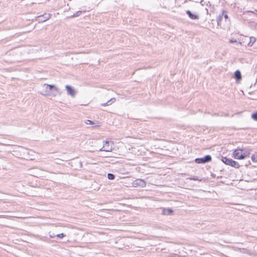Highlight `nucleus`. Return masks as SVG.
Instances as JSON below:
<instances>
[{
    "label": "nucleus",
    "mask_w": 257,
    "mask_h": 257,
    "mask_svg": "<svg viewBox=\"0 0 257 257\" xmlns=\"http://www.w3.org/2000/svg\"><path fill=\"white\" fill-rule=\"evenodd\" d=\"M249 98H250L251 99L257 100V97H255V96L252 97H249Z\"/></svg>",
    "instance_id": "27"
},
{
    "label": "nucleus",
    "mask_w": 257,
    "mask_h": 257,
    "mask_svg": "<svg viewBox=\"0 0 257 257\" xmlns=\"http://www.w3.org/2000/svg\"><path fill=\"white\" fill-rule=\"evenodd\" d=\"M65 236V235L63 233L56 235V236H57V237H59V238H63Z\"/></svg>",
    "instance_id": "25"
},
{
    "label": "nucleus",
    "mask_w": 257,
    "mask_h": 257,
    "mask_svg": "<svg viewBox=\"0 0 257 257\" xmlns=\"http://www.w3.org/2000/svg\"><path fill=\"white\" fill-rule=\"evenodd\" d=\"M223 16H221V15H219L217 17V25L218 26H221V25H222V21L223 20Z\"/></svg>",
    "instance_id": "15"
},
{
    "label": "nucleus",
    "mask_w": 257,
    "mask_h": 257,
    "mask_svg": "<svg viewBox=\"0 0 257 257\" xmlns=\"http://www.w3.org/2000/svg\"><path fill=\"white\" fill-rule=\"evenodd\" d=\"M251 118L253 120L257 121V111L251 114Z\"/></svg>",
    "instance_id": "20"
},
{
    "label": "nucleus",
    "mask_w": 257,
    "mask_h": 257,
    "mask_svg": "<svg viewBox=\"0 0 257 257\" xmlns=\"http://www.w3.org/2000/svg\"><path fill=\"white\" fill-rule=\"evenodd\" d=\"M211 161V157L210 155H206L203 158H196L195 161L197 164H205Z\"/></svg>",
    "instance_id": "3"
},
{
    "label": "nucleus",
    "mask_w": 257,
    "mask_h": 257,
    "mask_svg": "<svg viewBox=\"0 0 257 257\" xmlns=\"http://www.w3.org/2000/svg\"><path fill=\"white\" fill-rule=\"evenodd\" d=\"M42 87L44 88V89L41 92V94H42L43 95H52L53 96H55L57 95V94L54 93L53 92H50V91L52 90H54L59 94H61V92L60 91V89L54 85L44 84L42 85Z\"/></svg>",
    "instance_id": "1"
},
{
    "label": "nucleus",
    "mask_w": 257,
    "mask_h": 257,
    "mask_svg": "<svg viewBox=\"0 0 257 257\" xmlns=\"http://www.w3.org/2000/svg\"><path fill=\"white\" fill-rule=\"evenodd\" d=\"M250 153V150L248 149H242V159L249 156Z\"/></svg>",
    "instance_id": "8"
},
{
    "label": "nucleus",
    "mask_w": 257,
    "mask_h": 257,
    "mask_svg": "<svg viewBox=\"0 0 257 257\" xmlns=\"http://www.w3.org/2000/svg\"><path fill=\"white\" fill-rule=\"evenodd\" d=\"M115 101V98L114 97L111 98L108 101H107L106 103H101V105L102 106H108L111 105L112 103H114Z\"/></svg>",
    "instance_id": "10"
},
{
    "label": "nucleus",
    "mask_w": 257,
    "mask_h": 257,
    "mask_svg": "<svg viewBox=\"0 0 257 257\" xmlns=\"http://www.w3.org/2000/svg\"><path fill=\"white\" fill-rule=\"evenodd\" d=\"M187 179H189L190 180L198 181L200 182L202 181V179L199 178L198 177H195V176L189 177L187 178Z\"/></svg>",
    "instance_id": "16"
},
{
    "label": "nucleus",
    "mask_w": 257,
    "mask_h": 257,
    "mask_svg": "<svg viewBox=\"0 0 257 257\" xmlns=\"http://www.w3.org/2000/svg\"><path fill=\"white\" fill-rule=\"evenodd\" d=\"M65 88L68 95H70L72 97H75L76 91L72 86L67 85L65 86Z\"/></svg>",
    "instance_id": "5"
},
{
    "label": "nucleus",
    "mask_w": 257,
    "mask_h": 257,
    "mask_svg": "<svg viewBox=\"0 0 257 257\" xmlns=\"http://www.w3.org/2000/svg\"><path fill=\"white\" fill-rule=\"evenodd\" d=\"M51 16L50 14H45L44 15L38 17L37 20L39 23L43 22L50 19Z\"/></svg>",
    "instance_id": "6"
},
{
    "label": "nucleus",
    "mask_w": 257,
    "mask_h": 257,
    "mask_svg": "<svg viewBox=\"0 0 257 257\" xmlns=\"http://www.w3.org/2000/svg\"><path fill=\"white\" fill-rule=\"evenodd\" d=\"M248 94L250 95L251 94V92L249 91V92H248Z\"/></svg>",
    "instance_id": "32"
},
{
    "label": "nucleus",
    "mask_w": 257,
    "mask_h": 257,
    "mask_svg": "<svg viewBox=\"0 0 257 257\" xmlns=\"http://www.w3.org/2000/svg\"><path fill=\"white\" fill-rule=\"evenodd\" d=\"M82 13L81 11H77L71 16V17H77L79 16Z\"/></svg>",
    "instance_id": "23"
},
{
    "label": "nucleus",
    "mask_w": 257,
    "mask_h": 257,
    "mask_svg": "<svg viewBox=\"0 0 257 257\" xmlns=\"http://www.w3.org/2000/svg\"><path fill=\"white\" fill-rule=\"evenodd\" d=\"M234 77L237 81L241 79V72L239 70H236L234 72Z\"/></svg>",
    "instance_id": "12"
},
{
    "label": "nucleus",
    "mask_w": 257,
    "mask_h": 257,
    "mask_svg": "<svg viewBox=\"0 0 257 257\" xmlns=\"http://www.w3.org/2000/svg\"><path fill=\"white\" fill-rule=\"evenodd\" d=\"M249 39L248 37L244 36L243 38H242V44L245 46H247V43H248L249 41Z\"/></svg>",
    "instance_id": "13"
},
{
    "label": "nucleus",
    "mask_w": 257,
    "mask_h": 257,
    "mask_svg": "<svg viewBox=\"0 0 257 257\" xmlns=\"http://www.w3.org/2000/svg\"><path fill=\"white\" fill-rule=\"evenodd\" d=\"M40 20H44V18H40Z\"/></svg>",
    "instance_id": "33"
},
{
    "label": "nucleus",
    "mask_w": 257,
    "mask_h": 257,
    "mask_svg": "<svg viewBox=\"0 0 257 257\" xmlns=\"http://www.w3.org/2000/svg\"><path fill=\"white\" fill-rule=\"evenodd\" d=\"M221 160L224 164L228 165H230V164L232 162V159L224 157H222Z\"/></svg>",
    "instance_id": "11"
},
{
    "label": "nucleus",
    "mask_w": 257,
    "mask_h": 257,
    "mask_svg": "<svg viewBox=\"0 0 257 257\" xmlns=\"http://www.w3.org/2000/svg\"><path fill=\"white\" fill-rule=\"evenodd\" d=\"M176 257H185L184 256H179L177 254H176Z\"/></svg>",
    "instance_id": "30"
},
{
    "label": "nucleus",
    "mask_w": 257,
    "mask_h": 257,
    "mask_svg": "<svg viewBox=\"0 0 257 257\" xmlns=\"http://www.w3.org/2000/svg\"><path fill=\"white\" fill-rule=\"evenodd\" d=\"M232 167H234L235 168H238L239 167V165L238 163L233 161L232 160L231 163L230 164V165Z\"/></svg>",
    "instance_id": "18"
},
{
    "label": "nucleus",
    "mask_w": 257,
    "mask_h": 257,
    "mask_svg": "<svg viewBox=\"0 0 257 257\" xmlns=\"http://www.w3.org/2000/svg\"><path fill=\"white\" fill-rule=\"evenodd\" d=\"M221 16H223V19H224V21L226 22L228 18L227 14L225 12H223Z\"/></svg>",
    "instance_id": "22"
},
{
    "label": "nucleus",
    "mask_w": 257,
    "mask_h": 257,
    "mask_svg": "<svg viewBox=\"0 0 257 257\" xmlns=\"http://www.w3.org/2000/svg\"><path fill=\"white\" fill-rule=\"evenodd\" d=\"M233 42H236V41H233V40H230V43H233Z\"/></svg>",
    "instance_id": "29"
},
{
    "label": "nucleus",
    "mask_w": 257,
    "mask_h": 257,
    "mask_svg": "<svg viewBox=\"0 0 257 257\" xmlns=\"http://www.w3.org/2000/svg\"><path fill=\"white\" fill-rule=\"evenodd\" d=\"M249 41L248 43H247V46H251L253 45V44L256 41V39L253 37H249Z\"/></svg>",
    "instance_id": "14"
},
{
    "label": "nucleus",
    "mask_w": 257,
    "mask_h": 257,
    "mask_svg": "<svg viewBox=\"0 0 257 257\" xmlns=\"http://www.w3.org/2000/svg\"><path fill=\"white\" fill-rule=\"evenodd\" d=\"M241 253H242V254H246V253L251 254V253L248 252L246 249H245L244 248H243V249L242 248Z\"/></svg>",
    "instance_id": "24"
},
{
    "label": "nucleus",
    "mask_w": 257,
    "mask_h": 257,
    "mask_svg": "<svg viewBox=\"0 0 257 257\" xmlns=\"http://www.w3.org/2000/svg\"><path fill=\"white\" fill-rule=\"evenodd\" d=\"M113 143L111 141H103V146H96V150L99 151L111 152L113 149Z\"/></svg>",
    "instance_id": "2"
},
{
    "label": "nucleus",
    "mask_w": 257,
    "mask_h": 257,
    "mask_svg": "<svg viewBox=\"0 0 257 257\" xmlns=\"http://www.w3.org/2000/svg\"><path fill=\"white\" fill-rule=\"evenodd\" d=\"M186 13L188 15L189 17L192 20H196L199 19V16L197 15L192 14L191 12L189 10L186 11Z\"/></svg>",
    "instance_id": "9"
},
{
    "label": "nucleus",
    "mask_w": 257,
    "mask_h": 257,
    "mask_svg": "<svg viewBox=\"0 0 257 257\" xmlns=\"http://www.w3.org/2000/svg\"><path fill=\"white\" fill-rule=\"evenodd\" d=\"M251 160L253 162L257 163V153H255L252 155Z\"/></svg>",
    "instance_id": "19"
},
{
    "label": "nucleus",
    "mask_w": 257,
    "mask_h": 257,
    "mask_svg": "<svg viewBox=\"0 0 257 257\" xmlns=\"http://www.w3.org/2000/svg\"><path fill=\"white\" fill-rule=\"evenodd\" d=\"M163 214L165 215L170 214L173 212V210L171 209H164Z\"/></svg>",
    "instance_id": "17"
},
{
    "label": "nucleus",
    "mask_w": 257,
    "mask_h": 257,
    "mask_svg": "<svg viewBox=\"0 0 257 257\" xmlns=\"http://www.w3.org/2000/svg\"><path fill=\"white\" fill-rule=\"evenodd\" d=\"M169 257H176V254H175L174 255L170 256Z\"/></svg>",
    "instance_id": "31"
},
{
    "label": "nucleus",
    "mask_w": 257,
    "mask_h": 257,
    "mask_svg": "<svg viewBox=\"0 0 257 257\" xmlns=\"http://www.w3.org/2000/svg\"><path fill=\"white\" fill-rule=\"evenodd\" d=\"M132 185L135 187H144L146 186V183L143 180L138 179L133 182Z\"/></svg>",
    "instance_id": "4"
},
{
    "label": "nucleus",
    "mask_w": 257,
    "mask_h": 257,
    "mask_svg": "<svg viewBox=\"0 0 257 257\" xmlns=\"http://www.w3.org/2000/svg\"><path fill=\"white\" fill-rule=\"evenodd\" d=\"M85 123L87 124H93L94 122L90 120L87 119L86 120Z\"/></svg>",
    "instance_id": "26"
},
{
    "label": "nucleus",
    "mask_w": 257,
    "mask_h": 257,
    "mask_svg": "<svg viewBox=\"0 0 257 257\" xmlns=\"http://www.w3.org/2000/svg\"><path fill=\"white\" fill-rule=\"evenodd\" d=\"M56 236V235H55L54 233H53V234H50V237L51 238H53L54 237Z\"/></svg>",
    "instance_id": "28"
},
{
    "label": "nucleus",
    "mask_w": 257,
    "mask_h": 257,
    "mask_svg": "<svg viewBox=\"0 0 257 257\" xmlns=\"http://www.w3.org/2000/svg\"><path fill=\"white\" fill-rule=\"evenodd\" d=\"M233 156L235 159H241V150H235L233 153Z\"/></svg>",
    "instance_id": "7"
},
{
    "label": "nucleus",
    "mask_w": 257,
    "mask_h": 257,
    "mask_svg": "<svg viewBox=\"0 0 257 257\" xmlns=\"http://www.w3.org/2000/svg\"><path fill=\"white\" fill-rule=\"evenodd\" d=\"M245 166H247L248 165L247 164L244 165Z\"/></svg>",
    "instance_id": "34"
},
{
    "label": "nucleus",
    "mask_w": 257,
    "mask_h": 257,
    "mask_svg": "<svg viewBox=\"0 0 257 257\" xmlns=\"http://www.w3.org/2000/svg\"><path fill=\"white\" fill-rule=\"evenodd\" d=\"M107 178L109 180H113L115 178V176L114 174L111 173H108L107 174Z\"/></svg>",
    "instance_id": "21"
}]
</instances>
